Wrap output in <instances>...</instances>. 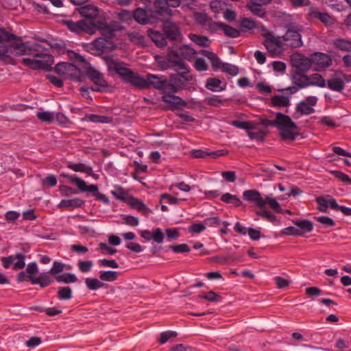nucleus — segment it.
Masks as SVG:
<instances>
[{"mask_svg":"<svg viewBox=\"0 0 351 351\" xmlns=\"http://www.w3.org/2000/svg\"><path fill=\"white\" fill-rule=\"evenodd\" d=\"M36 117L42 122L48 123H51L54 118L53 112L49 111L37 112Z\"/></svg>","mask_w":351,"mask_h":351,"instance_id":"51","label":"nucleus"},{"mask_svg":"<svg viewBox=\"0 0 351 351\" xmlns=\"http://www.w3.org/2000/svg\"><path fill=\"white\" fill-rule=\"evenodd\" d=\"M265 37V40H269V42H272L275 43V45L276 44L282 50V48L285 47L283 36L276 38L271 33H266Z\"/></svg>","mask_w":351,"mask_h":351,"instance_id":"58","label":"nucleus"},{"mask_svg":"<svg viewBox=\"0 0 351 351\" xmlns=\"http://www.w3.org/2000/svg\"><path fill=\"white\" fill-rule=\"evenodd\" d=\"M147 36L152 39L155 45L158 47H163L167 45V42L163 33L159 31L148 29Z\"/></svg>","mask_w":351,"mask_h":351,"instance_id":"26","label":"nucleus"},{"mask_svg":"<svg viewBox=\"0 0 351 351\" xmlns=\"http://www.w3.org/2000/svg\"><path fill=\"white\" fill-rule=\"evenodd\" d=\"M67 167L75 172L85 173L87 175L97 179L98 176L93 172V168L84 163L73 164L71 162H68Z\"/></svg>","mask_w":351,"mask_h":351,"instance_id":"25","label":"nucleus"},{"mask_svg":"<svg viewBox=\"0 0 351 351\" xmlns=\"http://www.w3.org/2000/svg\"><path fill=\"white\" fill-rule=\"evenodd\" d=\"M97 51H99L100 55L104 52H108L114 50L117 48L115 43L108 40L105 38H98L93 41Z\"/></svg>","mask_w":351,"mask_h":351,"instance_id":"21","label":"nucleus"},{"mask_svg":"<svg viewBox=\"0 0 351 351\" xmlns=\"http://www.w3.org/2000/svg\"><path fill=\"white\" fill-rule=\"evenodd\" d=\"M162 2L154 3L152 6L147 5L145 8H138L132 14L134 20L139 24L148 25L156 23L162 19L161 14H167V9L160 5Z\"/></svg>","mask_w":351,"mask_h":351,"instance_id":"4","label":"nucleus"},{"mask_svg":"<svg viewBox=\"0 0 351 351\" xmlns=\"http://www.w3.org/2000/svg\"><path fill=\"white\" fill-rule=\"evenodd\" d=\"M167 60L170 66L176 71L186 69L187 65L182 60L180 53L176 50L170 49L168 51Z\"/></svg>","mask_w":351,"mask_h":351,"instance_id":"15","label":"nucleus"},{"mask_svg":"<svg viewBox=\"0 0 351 351\" xmlns=\"http://www.w3.org/2000/svg\"><path fill=\"white\" fill-rule=\"evenodd\" d=\"M38 268L36 262H32L29 263L26 267L25 271L28 274L27 277L31 283H32V279H35L34 275L38 272Z\"/></svg>","mask_w":351,"mask_h":351,"instance_id":"54","label":"nucleus"},{"mask_svg":"<svg viewBox=\"0 0 351 351\" xmlns=\"http://www.w3.org/2000/svg\"><path fill=\"white\" fill-rule=\"evenodd\" d=\"M291 79L293 84L300 88L309 86V79L308 76L306 75V72L294 71Z\"/></svg>","mask_w":351,"mask_h":351,"instance_id":"24","label":"nucleus"},{"mask_svg":"<svg viewBox=\"0 0 351 351\" xmlns=\"http://www.w3.org/2000/svg\"><path fill=\"white\" fill-rule=\"evenodd\" d=\"M296 112L300 114L309 115L315 112V110L311 106H309L304 101H302L296 105Z\"/></svg>","mask_w":351,"mask_h":351,"instance_id":"49","label":"nucleus"},{"mask_svg":"<svg viewBox=\"0 0 351 351\" xmlns=\"http://www.w3.org/2000/svg\"><path fill=\"white\" fill-rule=\"evenodd\" d=\"M14 256V258H16L17 261L14 263V269L19 270L24 268L25 266V256L23 254L17 253Z\"/></svg>","mask_w":351,"mask_h":351,"instance_id":"59","label":"nucleus"},{"mask_svg":"<svg viewBox=\"0 0 351 351\" xmlns=\"http://www.w3.org/2000/svg\"><path fill=\"white\" fill-rule=\"evenodd\" d=\"M230 124L237 128L251 130L256 128V123L254 121H241L239 120H233Z\"/></svg>","mask_w":351,"mask_h":351,"instance_id":"41","label":"nucleus"},{"mask_svg":"<svg viewBox=\"0 0 351 351\" xmlns=\"http://www.w3.org/2000/svg\"><path fill=\"white\" fill-rule=\"evenodd\" d=\"M247 136L251 140H256L259 142H263L265 141V138L267 134V132L261 130L258 132H252L248 130L247 132Z\"/></svg>","mask_w":351,"mask_h":351,"instance_id":"50","label":"nucleus"},{"mask_svg":"<svg viewBox=\"0 0 351 351\" xmlns=\"http://www.w3.org/2000/svg\"><path fill=\"white\" fill-rule=\"evenodd\" d=\"M190 39L193 41L195 44L202 47H208L210 41L208 38L205 36H200L194 34H191L189 35Z\"/></svg>","mask_w":351,"mask_h":351,"instance_id":"47","label":"nucleus"},{"mask_svg":"<svg viewBox=\"0 0 351 351\" xmlns=\"http://www.w3.org/2000/svg\"><path fill=\"white\" fill-rule=\"evenodd\" d=\"M60 176L68 178L71 182L75 184L81 192H90L94 196L98 193V187L95 184L87 185L86 182L76 175H69L66 173H62Z\"/></svg>","mask_w":351,"mask_h":351,"instance_id":"11","label":"nucleus"},{"mask_svg":"<svg viewBox=\"0 0 351 351\" xmlns=\"http://www.w3.org/2000/svg\"><path fill=\"white\" fill-rule=\"evenodd\" d=\"M224 34L230 38H238L241 35V30L232 27L224 23L223 28Z\"/></svg>","mask_w":351,"mask_h":351,"instance_id":"53","label":"nucleus"},{"mask_svg":"<svg viewBox=\"0 0 351 351\" xmlns=\"http://www.w3.org/2000/svg\"><path fill=\"white\" fill-rule=\"evenodd\" d=\"M292 61L296 71L306 73L313 66L311 56L308 58L304 55L298 54L295 58L292 59Z\"/></svg>","mask_w":351,"mask_h":351,"instance_id":"16","label":"nucleus"},{"mask_svg":"<svg viewBox=\"0 0 351 351\" xmlns=\"http://www.w3.org/2000/svg\"><path fill=\"white\" fill-rule=\"evenodd\" d=\"M205 87L211 91H222L226 88V83H222V81L217 77L208 78L206 82Z\"/></svg>","mask_w":351,"mask_h":351,"instance_id":"27","label":"nucleus"},{"mask_svg":"<svg viewBox=\"0 0 351 351\" xmlns=\"http://www.w3.org/2000/svg\"><path fill=\"white\" fill-rule=\"evenodd\" d=\"M222 68L224 72L230 75L235 76L239 73V68L235 65L229 63H223Z\"/></svg>","mask_w":351,"mask_h":351,"instance_id":"64","label":"nucleus"},{"mask_svg":"<svg viewBox=\"0 0 351 351\" xmlns=\"http://www.w3.org/2000/svg\"><path fill=\"white\" fill-rule=\"evenodd\" d=\"M106 64L109 71H114L121 77L123 81L140 89L153 87L160 90L164 86V83H165V77H160L154 74H148L146 78H143L131 69L125 67L122 62L113 59L107 60Z\"/></svg>","mask_w":351,"mask_h":351,"instance_id":"1","label":"nucleus"},{"mask_svg":"<svg viewBox=\"0 0 351 351\" xmlns=\"http://www.w3.org/2000/svg\"><path fill=\"white\" fill-rule=\"evenodd\" d=\"M240 26L241 31L247 32L254 29L256 27V24L252 20L247 18H243L241 20Z\"/></svg>","mask_w":351,"mask_h":351,"instance_id":"56","label":"nucleus"},{"mask_svg":"<svg viewBox=\"0 0 351 351\" xmlns=\"http://www.w3.org/2000/svg\"><path fill=\"white\" fill-rule=\"evenodd\" d=\"M162 31L167 40H178L182 36L177 24L170 21H165L163 23Z\"/></svg>","mask_w":351,"mask_h":351,"instance_id":"13","label":"nucleus"},{"mask_svg":"<svg viewBox=\"0 0 351 351\" xmlns=\"http://www.w3.org/2000/svg\"><path fill=\"white\" fill-rule=\"evenodd\" d=\"M256 214L260 217L266 218L267 221L275 226L280 225V220L278 219L275 215L267 210H262L256 212Z\"/></svg>","mask_w":351,"mask_h":351,"instance_id":"43","label":"nucleus"},{"mask_svg":"<svg viewBox=\"0 0 351 351\" xmlns=\"http://www.w3.org/2000/svg\"><path fill=\"white\" fill-rule=\"evenodd\" d=\"M198 298L209 302H219L221 300V296L213 291H209L204 295H199Z\"/></svg>","mask_w":351,"mask_h":351,"instance_id":"55","label":"nucleus"},{"mask_svg":"<svg viewBox=\"0 0 351 351\" xmlns=\"http://www.w3.org/2000/svg\"><path fill=\"white\" fill-rule=\"evenodd\" d=\"M282 36L285 47L298 48L303 45L302 36L297 27L288 28Z\"/></svg>","mask_w":351,"mask_h":351,"instance_id":"9","label":"nucleus"},{"mask_svg":"<svg viewBox=\"0 0 351 351\" xmlns=\"http://www.w3.org/2000/svg\"><path fill=\"white\" fill-rule=\"evenodd\" d=\"M308 15L311 19L320 21L326 26H331L335 23V19L327 12H322L317 7L308 8Z\"/></svg>","mask_w":351,"mask_h":351,"instance_id":"14","label":"nucleus"},{"mask_svg":"<svg viewBox=\"0 0 351 351\" xmlns=\"http://www.w3.org/2000/svg\"><path fill=\"white\" fill-rule=\"evenodd\" d=\"M314 219L319 223L324 225L326 228L333 227L335 225V221L327 216L315 217Z\"/></svg>","mask_w":351,"mask_h":351,"instance_id":"57","label":"nucleus"},{"mask_svg":"<svg viewBox=\"0 0 351 351\" xmlns=\"http://www.w3.org/2000/svg\"><path fill=\"white\" fill-rule=\"evenodd\" d=\"M179 51L182 58H184L188 60H193L196 54L194 49L190 47L189 45L181 46Z\"/></svg>","mask_w":351,"mask_h":351,"instance_id":"44","label":"nucleus"},{"mask_svg":"<svg viewBox=\"0 0 351 351\" xmlns=\"http://www.w3.org/2000/svg\"><path fill=\"white\" fill-rule=\"evenodd\" d=\"M335 47L343 51H351V41L344 38H337L333 41Z\"/></svg>","mask_w":351,"mask_h":351,"instance_id":"40","label":"nucleus"},{"mask_svg":"<svg viewBox=\"0 0 351 351\" xmlns=\"http://www.w3.org/2000/svg\"><path fill=\"white\" fill-rule=\"evenodd\" d=\"M327 86L329 89L333 91L341 92L345 88V84L341 79L332 77L327 81Z\"/></svg>","mask_w":351,"mask_h":351,"instance_id":"35","label":"nucleus"},{"mask_svg":"<svg viewBox=\"0 0 351 351\" xmlns=\"http://www.w3.org/2000/svg\"><path fill=\"white\" fill-rule=\"evenodd\" d=\"M80 13L84 17L83 19L73 21L72 20H63L62 23L72 32L77 35L83 34H94L95 33V24L97 20L99 10L97 8L87 5L80 8Z\"/></svg>","mask_w":351,"mask_h":351,"instance_id":"2","label":"nucleus"},{"mask_svg":"<svg viewBox=\"0 0 351 351\" xmlns=\"http://www.w3.org/2000/svg\"><path fill=\"white\" fill-rule=\"evenodd\" d=\"M85 284L88 289L96 291L100 288H106L108 285L101 282L97 278H87L85 279Z\"/></svg>","mask_w":351,"mask_h":351,"instance_id":"34","label":"nucleus"},{"mask_svg":"<svg viewBox=\"0 0 351 351\" xmlns=\"http://www.w3.org/2000/svg\"><path fill=\"white\" fill-rule=\"evenodd\" d=\"M162 101L170 105L171 110H178L187 106L186 101L179 96L173 94H166L162 96Z\"/></svg>","mask_w":351,"mask_h":351,"instance_id":"18","label":"nucleus"},{"mask_svg":"<svg viewBox=\"0 0 351 351\" xmlns=\"http://www.w3.org/2000/svg\"><path fill=\"white\" fill-rule=\"evenodd\" d=\"M316 202L318 204V210L323 213H326L328 207V199L319 196L316 198Z\"/></svg>","mask_w":351,"mask_h":351,"instance_id":"62","label":"nucleus"},{"mask_svg":"<svg viewBox=\"0 0 351 351\" xmlns=\"http://www.w3.org/2000/svg\"><path fill=\"white\" fill-rule=\"evenodd\" d=\"M270 100L271 106L276 108L288 107L290 105L289 97L282 95L271 96Z\"/></svg>","mask_w":351,"mask_h":351,"instance_id":"31","label":"nucleus"},{"mask_svg":"<svg viewBox=\"0 0 351 351\" xmlns=\"http://www.w3.org/2000/svg\"><path fill=\"white\" fill-rule=\"evenodd\" d=\"M73 297L72 289L69 287H60L58 290V298L60 300H69Z\"/></svg>","mask_w":351,"mask_h":351,"instance_id":"48","label":"nucleus"},{"mask_svg":"<svg viewBox=\"0 0 351 351\" xmlns=\"http://www.w3.org/2000/svg\"><path fill=\"white\" fill-rule=\"evenodd\" d=\"M293 223L298 227V230L300 233V236L304 235L306 233L311 232L313 229V224L309 220L302 219L295 220L293 221Z\"/></svg>","mask_w":351,"mask_h":351,"instance_id":"28","label":"nucleus"},{"mask_svg":"<svg viewBox=\"0 0 351 351\" xmlns=\"http://www.w3.org/2000/svg\"><path fill=\"white\" fill-rule=\"evenodd\" d=\"M53 280L46 273H41L38 277L32 279V285H39L40 287L44 288L50 285Z\"/></svg>","mask_w":351,"mask_h":351,"instance_id":"37","label":"nucleus"},{"mask_svg":"<svg viewBox=\"0 0 351 351\" xmlns=\"http://www.w3.org/2000/svg\"><path fill=\"white\" fill-rule=\"evenodd\" d=\"M84 201L79 197L69 199H62L58 204L59 208H80L84 204Z\"/></svg>","mask_w":351,"mask_h":351,"instance_id":"30","label":"nucleus"},{"mask_svg":"<svg viewBox=\"0 0 351 351\" xmlns=\"http://www.w3.org/2000/svg\"><path fill=\"white\" fill-rule=\"evenodd\" d=\"M12 36L8 37V38L1 39L0 38V61L3 62L4 64H10L12 65L15 64V61L12 58L13 51L10 47H9L6 43H10L13 40H21V36H18L12 33H11Z\"/></svg>","mask_w":351,"mask_h":351,"instance_id":"8","label":"nucleus"},{"mask_svg":"<svg viewBox=\"0 0 351 351\" xmlns=\"http://www.w3.org/2000/svg\"><path fill=\"white\" fill-rule=\"evenodd\" d=\"M55 279L58 282H64L66 284L76 282L78 279L76 276L71 273H64L55 276Z\"/></svg>","mask_w":351,"mask_h":351,"instance_id":"42","label":"nucleus"},{"mask_svg":"<svg viewBox=\"0 0 351 351\" xmlns=\"http://www.w3.org/2000/svg\"><path fill=\"white\" fill-rule=\"evenodd\" d=\"M110 193L115 199L125 203H128L130 197L132 196L120 185L114 186V190L111 191Z\"/></svg>","mask_w":351,"mask_h":351,"instance_id":"29","label":"nucleus"},{"mask_svg":"<svg viewBox=\"0 0 351 351\" xmlns=\"http://www.w3.org/2000/svg\"><path fill=\"white\" fill-rule=\"evenodd\" d=\"M119 272L116 271H101L99 279L105 282H114L118 278Z\"/></svg>","mask_w":351,"mask_h":351,"instance_id":"45","label":"nucleus"},{"mask_svg":"<svg viewBox=\"0 0 351 351\" xmlns=\"http://www.w3.org/2000/svg\"><path fill=\"white\" fill-rule=\"evenodd\" d=\"M95 32L99 30L101 34V38H105L110 40L115 36V30L112 28L106 22L99 21L95 24Z\"/></svg>","mask_w":351,"mask_h":351,"instance_id":"22","label":"nucleus"},{"mask_svg":"<svg viewBox=\"0 0 351 351\" xmlns=\"http://www.w3.org/2000/svg\"><path fill=\"white\" fill-rule=\"evenodd\" d=\"M141 237L147 241H153L157 243H162L165 235L160 228H155L152 232L145 230L141 232Z\"/></svg>","mask_w":351,"mask_h":351,"instance_id":"20","label":"nucleus"},{"mask_svg":"<svg viewBox=\"0 0 351 351\" xmlns=\"http://www.w3.org/2000/svg\"><path fill=\"white\" fill-rule=\"evenodd\" d=\"M178 335L177 332L175 331H165L160 333V336L159 338V343L160 344L165 343L169 339L176 337Z\"/></svg>","mask_w":351,"mask_h":351,"instance_id":"63","label":"nucleus"},{"mask_svg":"<svg viewBox=\"0 0 351 351\" xmlns=\"http://www.w3.org/2000/svg\"><path fill=\"white\" fill-rule=\"evenodd\" d=\"M54 71L64 78L76 82L83 81V75L81 69L77 68L73 63L60 62L55 66Z\"/></svg>","mask_w":351,"mask_h":351,"instance_id":"5","label":"nucleus"},{"mask_svg":"<svg viewBox=\"0 0 351 351\" xmlns=\"http://www.w3.org/2000/svg\"><path fill=\"white\" fill-rule=\"evenodd\" d=\"M221 200L226 204H232L234 206L239 207L242 204L241 200L236 195H232L230 193H226L221 196Z\"/></svg>","mask_w":351,"mask_h":351,"instance_id":"38","label":"nucleus"},{"mask_svg":"<svg viewBox=\"0 0 351 351\" xmlns=\"http://www.w3.org/2000/svg\"><path fill=\"white\" fill-rule=\"evenodd\" d=\"M309 86H318L324 88L326 86V80L319 73H314L308 76Z\"/></svg>","mask_w":351,"mask_h":351,"instance_id":"39","label":"nucleus"},{"mask_svg":"<svg viewBox=\"0 0 351 351\" xmlns=\"http://www.w3.org/2000/svg\"><path fill=\"white\" fill-rule=\"evenodd\" d=\"M127 204L130 208L142 213L145 217H149V215L152 213V210L148 208L143 202L132 195L130 197Z\"/></svg>","mask_w":351,"mask_h":351,"instance_id":"19","label":"nucleus"},{"mask_svg":"<svg viewBox=\"0 0 351 351\" xmlns=\"http://www.w3.org/2000/svg\"><path fill=\"white\" fill-rule=\"evenodd\" d=\"M259 123L265 127L272 126L279 129V136L282 141L289 140L293 141L298 136V127L291 117L282 112L276 113V119L270 120L267 118L261 117Z\"/></svg>","mask_w":351,"mask_h":351,"instance_id":"3","label":"nucleus"},{"mask_svg":"<svg viewBox=\"0 0 351 351\" xmlns=\"http://www.w3.org/2000/svg\"><path fill=\"white\" fill-rule=\"evenodd\" d=\"M169 248L174 253H188L191 251L189 246L186 243L169 245Z\"/></svg>","mask_w":351,"mask_h":351,"instance_id":"60","label":"nucleus"},{"mask_svg":"<svg viewBox=\"0 0 351 351\" xmlns=\"http://www.w3.org/2000/svg\"><path fill=\"white\" fill-rule=\"evenodd\" d=\"M65 266L66 264L62 262L54 261L52 267L49 271V273L51 275L58 274L64 269Z\"/></svg>","mask_w":351,"mask_h":351,"instance_id":"61","label":"nucleus"},{"mask_svg":"<svg viewBox=\"0 0 351 351\" xmlns=\"http://www.w3.org/2000/svg\"><path fill=\"white\" fill-rule=\"evenodd\" d=\"M36 57L43 58L44 60H35L29 58H23L22 63L24 66L34 70H49L53 63V56L49 54L36 53Z\"/></svg>","mask_w":351,"mask_h":351,"instance_id":"7","label":"nucleus"},{"mask_svg":"<svg viewBox=\"0 0 351 351\" xmlns=\"http://www.w3.org/2000/svg\"><path fill=\"white\" fill-rule=\"evenodd\" d=\"M184 71L178 73L171 77V81L175 82L180 89H189L188 82L193 80V75L190 73L188 66Z\"/></svg>","mask_w":351,"mask_h":351,"instance_id":"12","label":"nucleus"},{"mask_svg":"<svg viewBox=\"0 0 351 351\" xmlns=\"http://www.w3.org/2000/svg\"><path fill=\"white\" fill-rule=\"evenodd\" d=\"M243 198L245 201L254 203L260 208H263L266 205V201L261 197V193L255 189L245 191L243 193Z\"/></svg>","mask_w":351,"mask_h":351,"instance_id":"17","label":"nucleus"},{"mask_svg":"<svg viewBox=\"0 0 351 351\" xmlns=\"http://www.w3.org/2000/svg\"><path fill=\"white\" fill-rule=\"evenodd\" d=\"M82 121H90L95 123H110L112 121V118L108 116L98 114H86Z\"/></svg>","mask_w":351,"mask_h":351,"instance_id":"33","label":"nucleus"},{"mask_svg":"<svg viewBox=\"0 0 351 351\" xmlns=\"http://www.w3.org/2000/svg\"><path fill=\"white\" fill-rule=\"evenodd\" d=\"M77 267L78 269L82 273H88L91 271L92 267L93 266V261H82L79 260L77 261Z\"/></svg>","mask_w":351,"mask_h":351,"instance_id":"52","label":"nucleus"},{"mask_svg":"<svg viewBox=\"0 0 351 351\" xmlns=\"http://www.w3.org/2000/svg\"><path fill=\"white\" fill-rule=\"evenodd\" d=\"M10 47L14 49L17 56L29 55L32 51V48L23 42L22 39L21 40L16 39L10 42Z\"/></svg>","mask_w":351,"mask_h":351,"instance_id":"23","label":"nucleus"},{"mask_svg":"<svg viewBox=\"0 0 351 351\" xmlns=\"http://www.w3.org/2000/svg\"><path fill=\"white\" fill-rule=\"evenodd\" d=\"M162 2L165 4L160 5L164 9H167V14H161V17L165 18L172 15V10L169 7L177 8L180 4V0H155L154 3Z\"/></svg>","mask_w":351,"mask_h":351,"instance_id":"32","label":"nucleus"},{"mask_svg":"<svg viewBox=\"0 0 351 351\" xmlns=\"http://www.w3.org/2000/svg\"><path fill=\"white\" fill-rule=\"evenodd\" d=\"M263 45L267 49L268 53L273 58L278 57L282 53L281 48L272 42H269V40H265Z\"/></svg>","mask_w":351,"mask_h":351,"instance_id":"36","label":"nucleus"},{"mask_svg":"<svg viewBox=\"0 0 351 351\" xmlns=\"http://www.w3.org/2000/svg\"><path fill=\"white\" fill-rule=\"evenodd\" d=\"M180 90L179 87L176 84L175 82H173L171 81L169 82L166 78H165V83H164V86L162 88L160 89V90L162 91L163 95L166 94H173L176 93Z\"/></svg>","mask_w":351,"mask_h":351,"instance_id":"46","label":"nucleus"},{"mask_svg":"<svg viewBox=\"0 0 351 351\" xmlns=\"http://www.w3.org/2000/svg\"><path fill=\"white\" fill-rule=\"evenodd\" d=\"M81 71L82 72L83 80L84 77L86 76L97 86V88H91L93 91L101 92L102 89L108 87V83L104 79V75L90 65L83 66Z\"/></svg>","mask_w":351,"mask_h":351,"instance_id":"6","label":"nucleus"},{"mask_svg":"<svg viewBox=\"0 0 351 351\" xmlns=\"http://www.w3.org/2000/svg\"><path fill=\"white\" fill-rule=\"evenodd\" d=\"M311 60L313 66L315 71H319L327 67H329L332 64V60L327 53L322 52H314L311 54Z\"/></svg>","mask_w":351,"mask_h":351,"instance_id":"10","label":"nucleus"}]
</instances>
